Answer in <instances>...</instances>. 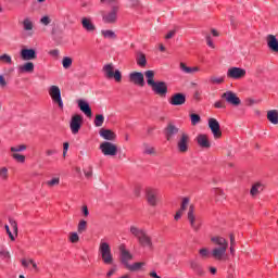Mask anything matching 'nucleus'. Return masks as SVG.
I'll list each match as a JSON object with an SVG mask.
<instances>
[{
    "instance_id": "obj_23",
    "label": "nucleus",
    "mask_w": 278,
    "mask_h": 278,
    "mask_svg": "<svg viewBox=\"0 0 278 278\" xmlns=\"http://www.w3.org/2000/svg\"><path fill=\"white\" fill-rule=\"evenodd\" d=\"M21 58L24 61H29V60H36V50L34 49H23L21 51Z\"/></svg>"
},
{
    "instance_id": "obj_20",
    "label": "nucleus",
    "mask_w": 278,
    "mask_h": 278,
    "mask_svg": "<svg viewBox=\"0 0 278 278\" xmlns=\"http://www.w3.org/2000/svg\"><path fill=\"white\" fill-rule=\"evenodd\" d=\"M81 25L85 31H89L90 34H92V31H97V26L92 23L90 17H83Z\"/></svg>"
},
{
    "instance_id": "obj_16",
    "label": "nucleus",
    "mask_w": 278,
    "mask_h": 278,
    "mask_svg": "<svg viewBox=\"0 0 278 278\" xmlns=\"http://www.w3.org/2000/svg\"><path fill=\"white\" fill-rule=\"evenodd\" d=\"M208 127L214 136V138H220L223 136V131H220V123L218 119L212 117L208 119Z\"/></svg>"
},
{
    "instance_id": "obj_40",
    "label": "nucleus",
    "mask_w": 278,
    "mask_h": 278,
    "mask_svg": "<svg viewBox=\"0 0 278 278\" xmlns=\"http://www.w3.org/2000/svg\"><path fill=\"white\" fill-rule=\"evenodd\" d=\"M96 127H103V123H105V117L101 114L96 115L94 119Z\"/></svg>"
},
{
    "instance_id": "obj_24",
    "label": "nucleus",
    "mask_w": 278,
    "mask_h": 278,
    "mask_svg": "<svg viewBox=\"0 0 278 278\" xmlns=\"http://www.w3.org/2000/svg\"><path fill=\"white\" fill-rule=\"evenodd\" d=\"M21 23L24 31H28V36H31V31H34V20L31 17H25Z\"/></svg>"
},
{
    "instance_id": "obj_53",
    "label": "nucleus",
    "mask_w": 278,
    "mask_h": 278,
    "mask_svg": "<svg viewBox=\"0 0 278 278\" xmlns=\"http://www.w3.org/2000/svg\"><path fill=\"white\" fill-rule=\"evenodd\" d=\"M4 228H5V231L10 238V240H12L14 242L15 238H14V235L12 233V231L10 230V226L5 225Z\"/></svg>"
},
{
    "instance_id": "obj_25",
    "label": "nucleus",
    "mask_w": 278,
    "mask_h": 278,
    "mask_svg": "<svg viewBox=\"0 0 278 278\" xmlns=\"http://www.w3.org/2000/svg\"><path fill=\"white\" fill-rule=\"evenodd\" d=\"M78 108L86 114V116H92V109H90V104L85 100H78Z\"/></svg>"
},
{
    "instance_id": "obj_57",
    "label": "nucleus",
    "mask_w": 278,
    "mask_h": 278,
    "mask_svg": "<svg viewBox=\"0 0 278 278\" xmlns=\"http://www.w3.org/2000/svg\"><path fill=\"white\" fill-rule=\"evenodd\" d=\"M206 45L211 47V49H214V42H212V36L206 35Z\"/></svg>"
},
{
    "instance_id": "obj_31",
    "label": "nucleus",
    "mask_w": 278,
    "mask_h": 278,
    "mask_svg": "<svg viewBox=\"0 0 278 278\" xmlns=\"http://www.w3.org/2000/svg\"><path fill=\"white\" fill-rule=\"evenodd\" d=\"M136 62L138 66L144 68V66H147V55H144V53L142 52H138L136 56Z\"/></svg>"
},
{
    "instance_id": "obj_1",
    "label": "nucleus",
    "mask_w": 278,
    "mask_h": 278,
    "mask_svg": "<svg viewBox=\"0 0 278 278\" xmlns=\"http://www.w3.org/2000/svg\"><path fill=\"white\" fill-rule=\"evenodd\" d=\"M186 210H188L187 218L190 223V227L193 231H199V229H201V222H199V218H197L194 214L195 206L190 203V198H182L179 211L185 213Z\"/></svg>"
},
{
    "instance_id": "obj_4",
    "label": "nucleus",
    "mask_w": 278,
    "mask_h": 278,
    "mask_svg": "<svg viewBox=\"0 0 278 278\" xmlns=\"http://www.w3.org/2000/svg\"><path fill=\"white\" fill-rule=\"evenodd\" d=\"M176 149L178 153H188V149H190V135L184 130H180L177 142Z\"/></svg>"
},
{
    "instance_id": "obj_43",
    "label": "nucleus",
    "mask_w": 278,
    "mask_h": 278,
    "mask_svg": "<svg viewBox=\"0 0 278 278\" xmlns=\"http://www.w3.org/2000/svg\"><path fill=\"white\" fill-rule=\"evenodd\" d=\"M70 242L77 244L79 242V235L77 232H70Z\"/></svg>"
},
{
    "instance_id": "obj_50",
    "label": "nucleus",
    "mask_w": 278,
    "mask_h": 278,
    "mask_svg": "<svg viewBox=\"0 0 278 278\" xmlns=\"http://www.w3.org/2000/svg\"><path fill=\"white\" fill-rule=\"evenodd\" d=\"M1 62H7V64H12V56L8 54H2L0 55Z\"/></svg>"
},
{
    "instance_id": "obj_14",
    "label": "nucleus",
    "mask_w": 278,
    "mask_h": 278,
    "mask_svg": "<svg viewBox=\"0 0 278 278\" xmlns=\"http://www.w3.org/2000/svg\"><path fill=\"white\" fill-rule=\"evenodd\" d=\"M118 14V5L115 4L112 7V10L109 13L102 15L103 23L114 24L116 23V15Z\"/></svg>"
},
{
    "instance_id": "obj_47",
    "label": "nucleus",
    "mask_w": 278,
    "mask_h": 278,
    "mask_svg": "<svg viewBox=\"0 0 278 278\" xmlns=\"http://www.w3.org/2000/svg\"><path fill=\"white\" fill-rule=\"evenodd\" d=\"M47 186H49V188H53V186H60V178H53L52 180L47 181Z\"/></svg>"
},
{
    "instance_id": "obj_39",
    "label": "nucleus",
    "mask_w": 278,
    "mask_h": 278,
    "mask_svg": "<svg viewBox=\"0 0 278 278\" xmlns=\"http://www.w3.org/2000/svg\"><path fill=\"white\" fill-rule=\"evenodd\" d=\"M62 66L63 68L68 70L73 66V59L71 56H64L62 60Z\"/></svg>"
},
{
    "instance_id": "obj_41",
    "label": "nucleus",
    "mask_w": 278,
    "mask_h": 278,
    "mask_svg": "<svg viewBox=\"0 0 278 278\" xmlns=\"http://www.w3.org/2000/svg\"><path fill=\"white\" fill-rule=\"evenodd\" d=\"M87 228H88V223L81 219L78 224L77 231L78 233H84V231H86Z\"/></svg>"
},
{
    "instance_id": "obj_64",
    "label": "nucleus",
    "mask_w": 278,
    "mask_h": 278,
    "mask_svg": "<svg viewBox=\"0 0 278 278\" xmlns=\"http://www.w3.org/2000/svg\"><path fill=\"white\" fill-rule=\"evenodd\" d=\"M150 277H153V278H162V277H160V276L157 275V273H155V271H151V273H150Z\"/></svg>"
},
{
    "instance_id": "obj_51",
    "label": "nucleus",
    "mask_w": 278,
    "mask_h": 278,
    "mask_svg": "<svg viewBox=\"0 0 278 278\" xmlns=\"http://www.w3.org/2000/svg\"><path fill=\"white\" fill-rule=\"evenodd\" d=\"M0 257H2L3 260H10V257H11L10 251L1 250Z\"/></svg>"
},
{
    "instance_id": "obj_22",
    "label": "nucleus",
    "mask_w": 278,
    "mask_h": 278,
    "mask_svg": "<svg viewBox=\"0 0 278 278\" xmlns=\"http://www.w3.org/2000/svg\"><path fill=\"white\" fill-rule=\"evenodd\" d=\"M99 134H100L101 138H103V140H109V142L116 140V132H114L110 129L102 128V129H100Z\"/></svg>"
},
{
    "instance_id": "obj_45",
    "label": "nucleus",
    "mask_w": 278,
    "mask_h": 278,
    "mask_svg": "<svg viewBox=\"0 0 278 278\" xmlns=\"http://www.w3.org/2000/svg\"><path fill=\"white\" fill-rule=\"evenodd\" d=\"M26 149H27V146L21 144V146L12 147L11 151L12 153H21V151H25Z\"/></svg>"
},
{
    "instance_id": "obj_37",
    "label": "nucleus",
    "mask_w": 278,
    "mask_h": 278,
    "mask_svg": "<svg viewBox=\"0 0 278 278\" xmlns=\"http://www.w3.org/2000/svg\"><path fill=\"white\" fill-rule=\"evenodd\" d=\"M101 35L108 38L109 40H116V33H114V30H101Z\"/></svg>"
},
{
    "instance_id": "obj_33",
    "label": "nucleus",
    "mask_w": 278,
    "mask_h": 278,
    "mask_svg": "<svg viewBox=\"0 0 278 278\" xmlns=\"http://www.w3.org/2000/svg\"><path fill=\"white\" fill-rule=\"evenodd\" d=\"M262 190H264V186L262 184H260V182H256L251 188L250 193L252 194V197H255L256 194H260V192H262Z\"/></svg>"
},
{
    "instance_id": "obj_60",
    "label": "nucleus",
    "mask_w": 278,
    "mask_h": 278,
    "mask_svg": "<svg viewBox=\"0 0 278 278\" xmlns=\"http://www.w3.org/2000/svg\"><path fill=\"white\" fill-rule=\"evenodd\" d=\"M85 177H87V179H90V177H92V166L89 167L88 172H85Z\"/></svg>"
},
{
    "instance_id": "obj_38",
    "label": "nucleus",
    "mask_w": 278,
    "mask_h": 278,
    "mask_svg": "<svg viewBox=\"0 0 278 278\" xmlns=\"http://www.w3.org/2000/svg\"><path fill=\"white\" fill-rule=\"evenodd\" d=\"M142 266H144V263L142 262H138V263H135L132 265H127V270H131V273H136V270H140V268H142Z\"/></svg>"
},
{
    "instance_id": "obj_17",
    "label": "nucleus",
    "mask_w": 278,
    "mask_h": 278,
    "mask_svg": "<svg viewBox=\"0 0 278 278\" xmlns=\"http://www.w3.org/2000/svg\"><path fill=\"white\" fill-rule=\"evenodd\" d=\"M129 81L136 86H144V74L142 72H132L129 74Z\"/></svg>"
},
{
    "instance_id": "obj_54",
    "label": "nucleus",
    "mask_w": 278,
    "mask_h": 278,
    "mask_svg": "<svg viewBox=\"0 0 278 278\" xmlns=\"http://www.w3.org/2000/svg\"><path fill=\"white\" fill-rule=\"evenodd\" d=\"M49 55H51L52 58H60V50L58 49L50 50Z\"/></svg>"
},
{
    "instance_id": "obj_36",
    "label": "nucleus",
    "mask_w": 278,
    "mask_h": 278,
    "mask_svg": "<svg viewBox=\"0 0 278 278\" xmlns=\"http://www.w3.org/2000/svg\"><path fill=\"white\" fill-rule=\"evenodd\" d=\"M0 179L1 181H8V179H10V170L8 167H0Z\"/></svg>"
},
{
    "instance_id": "obj_61",
    "label": "nucleus",
    "mask_w": 278,
    "mask_h": 278,
    "mask_svg": "<svg viewBox=\"0 0 278 278\" xmlns=\"http://www.w3.org/2000/svg\"><path fill=\"white\" fill-rule=\"evenodd\" d=\"M116 273V267H113L110 269V271L106 274V277H112V275H114Z\"/></svg>"
},
{
    "instance_id": "obj_10",
    "label": "nucleus",
    "mask_w": 278,
    "mask_h": 278,
    "mask_svg": "<svg viewBox=\"0 0 278 278\" xmlns=\"http://www.w3.org/2000/svg\"><path fill=\"white\" fill-rule=\"evenodd\" d=\"M150 88L152 92L159 94V97H166L168 92V86L165 81H155Z\"/></svg>"
},
{
    "instance_id": "obj_62",
    "label": "nucleus",
    "mask_w": 278,
    "mask_h": 278,
    "mask_svg": "<svg viewBox=\"0 0 278 278\" xmlns=\"http://www.w3.org/2000/svg\"><path fill=\"white\" fill-rule=\"evenodd\" d=\"M182 215H184V212L178 211V212L176 213V215L174 216L175 220H179V218H181Z\"/></svg>"
},
{
    "instance_id": "obj_58",
    "label": "nucleus",
    "mask_w": 278,
    "mask_h": 278,
    "mask_svg": "<svg viewBox=\"0 0 278 278\" xmlns=\"http://www.w3.org/2000/svg\"><path fill=\"white\" fill-rule=\"evenodd\" d=\"M21 262H22V266L24 268H29V264H31V263H29V258L28 260L27 258H23Z\"/></svg>"
},
{
    "instance_id": "obj_32",
    "label": "nucleus",
    "mask_w": 278,
    "mask_h": 278,
    "mask_svg": "<svg viewBox=\"0 0 278 278\" xmlns=\"http://www.w3.org/2000/svg\"><path fill=\"white\" fill-rule=\"evenodd\" d=\"M210 84L213 86H220V84H225V76H216L212 75L208 79Z\"/></svg>"
},
{
    "instance_id": "obj_56",
    "label": "nucleus",
    "mask_w": 278,
    "mask_h": 278,
    "mask_svg": "<svg viewBox=\"0 0 278 278\" xmlns=\"http://www.w3.org/2000/svg\"><path fill=\"white\" fill-rule=\"evenodd\" d=\"M8 86V81H5V77L3 75H0V87L5 88Z\"/></svg>"
},
{
    "instance_id": "obj_59",
    "label": "nucleus",
    "mask_w": 278,
    "mask_h": 278,
    "mask_svg": "<svg viewBox=\"0 0 278 278\" xmlns=\"http://www.w3.org/2000/svg\"><path fill=\"white\" fill-rule=\"evenodd\" d=\"M28 262L29 264H31L33 268L38 271V264H36V261H34L33 258H29Z\"/></svg>"
},
{
    "instance_id": "obj_34",
    "label": "nucleus",
    "mask_w": 278,
    "mask_h": 278,
    "mask_svg": "<svg viewBox=\"0 0 278 278\" xmlns=\"http://www.w3.org/2000/svg\"><path fill=\"white\" fill-rule=\"evenodd\" d=\"M143 153L146 155H155L156 151L155 148L150 146L149 143H143Z\"/></svg>"
},
{
    "instance_id": "obj_3",
    "label": "nucleus",
    "mask_w": 278,
    "mask_h": 278,
    "mask_svg": "<svg viewBox=\"0 0 278 278\" xmlns=\"http://www.w3.org/2000/svg\"><path fill=\"white\" fill-rule=\"evenodd\" d=\"M211 242L215 244L218 248L213 249L212 255L215 260H223V256L225 253H227V249L229 247V243L227 242V239L220 237V236H215L211 238Z\"/></svg>"
},
{
    "instance_id": "obj_28",
    "label": "nucleus",
    "mask_w": 278,
    "mask_h": 278,
    "mask_svg": "<svg viewBox=\"0 0 278 278\" xmlns=\"http://www.w3.org/2000/svg\"><path fill=\"white\" fill-rule=\"evenodd\" d=\"M267 119L271 125H278V111L277 110H270L267 112Z\"/></svg>"
},
{
    "instance_id": "obj_11",
    "label": "nucleus",
    "mask_w": 278,
    "mask_h": 278,
    "mask_svg": "<svg viewBox=\"0 0 278 278\" xmlns=\"http://www.w3.org/2000/svg\"><path fill=\"white\" fill-rule=\"evenodd\" d=\"M228 79H242L247 77V70L240 67H230L227 71Z\"/></svg>"
},
{
    "instance_id": "obj_29",
    "label": "nucleus",
    "mask_w": 278,
    "mask_h": 278,
    "mask_svg": "<svg viewBox=\"0 0 278 278\" xmlns=\"http://www.w3.org/2000/svg\"><path fill=\"white\" fill-rule=\"evenodd\" d=\"M180 71L187 75H194V73H199V67H188L186 63H180Z\"/></svg>"
},
{
    "instance_id": "obj_49",
    "label": "nucleus",
    "mask_w": 278,
    "mask_h": 278,
    "mask_svg": "<svg viewBox=\"0 0 278 278\" xmlns=\"http://www.w3.org/2000/svg\"><path fill=\"white\" fill-rule=\"evenodd\" d=\"M214 108H216L217 110H225V108H227L225 105V102L223 100H218L214 103Z\"/></svg>"
},
{
    "instance_id": "obj_48",
    "label": "nucleus",
    "mask_w": 278,
    "mask_h": 278,
    "mask_svg": "<svg viewBox=\"0 0 278 278\" xmlns=\"http://www.w3.org/2000/svg\"><path fill=\"white\" fill-rule=\"evenodd\" d=\"M12 157L14 160H16V162H21L23 164V162H25V155L18 154V153H13Z\"/></svg>"
},
{
    "instance_id": "obj_21",
    "label": "nucleus",
    "mask_w": 278,
    "mask_h": 278,
    "mask_svg": "<svg viewBox=\"0 0 278 278\" xmlns=\"http://www.w3.org/2000/svg\"><path fill=\"white\" fill-rule=\"evenodd\" d=\"M170 105H184L186 103V94L175 93L169 100Z\"/></svg>"
},
{
    "instance_id": "obj_52",
    "label": "nucleus",
    "mask_w": 278,
    "mask_h": 278,
    "mask_svg": "<svg viewBox=\"0 0 278 278\" xmlns=\"http://www.w3.org/2000/svg\"><path fill=\"white\" fill-rule=\"evenodd\" d=\"M40 23L42 24V25H50L51 24V18L49 17V16H43V17H41V20H40Z\"/></svg>"
},
{
    "instance_id": "obj_26",
    "label": "nucleus",
    "mask_w": 278,
    "mask_h": 278,
    "mask_svg": "<svg viewBox=\"0 0 278 278\" xmlns=\"http://www.w3.org/2000/svg\"><path fill=\"white\" fill-rule=\"evenodd\" d=\"M197 142L202 149H210V147H212V144L210 143V139H207L206 135H199L197 137Z\"/></svg>"
},
{
    "instance_id": "obj_8",
    "label": "nucleus",
    "mask_w": 278,
    "mask_h": 278,
    "mask_svg": "<svg viewBox=\"0 0 278 278\" xmlns=\"http://www.w3.org/2000/svg\"><path fill=\"white\" fill-rule=\"evenodd\" d=\"M100 151L103 153L105 156H111L114 157L116 153H118V147L116 144L110 142V141H104L100 144Z\"/></svg>"
},
{
    "instance_id": "obj_63",
    "label": "nucleus",
    "mask_w": 278,
    "mask_h": 278,
    "mask_svg": "<svg viewBox=\"0 0 278 278\" xmlns=\"http://www.w3.org/2000/svg\"><path fill=\"white\" fill-rule=\"evenodd\" d=\"M83 214L84 216H88L90 213L88 212V206H83Z\"/></svg>"
},
{
    "instance_id": "obj_15",
    "label": "nucleus",
    "mask_w": 278,
    "mask_h": 278,
    "mask_svg": "<svg viewBox=\"0 0 278 278\" xmlns=\"http://www.w3.org/2000/svg\"><path fill=\"white\" fill-rule=\"evenodd\" d=\"M146 201L148 205H151V207H157V191L155 189H147L146 190Z\"/></svg>"
},
{
    "instance_id": "obj_55",
    "label": "nucleus",
    "mask_w": 278,
    "mask_h": 278,
    "mask_svg": "<svg viewBox=\"0 0 278 278\" xmlns=\"http://www.w3.org/2000/svg\"><path fill=\"white\" fill-rule=\"evenodd\" d=\"M175 34H177V29L169 30L167 33V35L165 36V39L170 40V38H173L175 36Z\"/></svg>"
},
{
    "instance_id": "obj_44",
    "label": "nucleus",
    "mask_w": 278,
    "mask_h": 278,
    "mask_svg": "<svg viewBox=\"0 0 278 278\" xmlns=\"http://www.w3.org/2000/svg\"><path fill=\"white\" fill-rule=\"evenodd\" d=\"M10 226L13 229V232L15 233V236H18V224L16 223V220L10 218L9 219Z\"/></svg>"
},
{
    "instance_id": "obj_18",
    "label": "nucleus",
    "mask_w": 278,
    "mask_h": 278,
    "mask_svg": "<svg viewBox=\"0 0 278 278\" xmlns=\"http://www.w3.org/2000/svg\"><path fill=\"white\" fill-rule=\"evenodd\" d=\"M181 131L177 126H175L173 123H169L167 127L165 128V136L166 140L170 141L177 136V134H180Z\"/></svg>"
},
{
    "instance_id": "obj_42",
    "label": "nucleus",
    "mask_w": 278,
    "mask_h": 278,
    "mask_svg": "<svg viewBox=\"0 0 278 278\" xmlns=\"http://www.w3.org/2000/svg\"><path fill=\"white\" fill-rule=\"evenodd\" d=\"M190 118H191V125L193 126L199 125V123H201V116L199 114L192 113L190 115Z\"/></svg>"
},
{
    "instance_id": "obj_46",
    "label": "nucleus",
    "mask_w": 278,
    "mask_h": 278,
    "mask_svg": "<svg viewBox=\"0 0 278 278\" xmlns=\"http://www.w3.org/2000/svg\"><path fill=\"white\" fill-rule=\"evenodd\" d=\"M199 253L200 257H202L203 260H205V257H210V250H207V248L200 249Z\"/></svg>"
},
{
    "instance_id": "obj_7",
    "label": "nucleus",
    "mask_w": 278,
    "mask_h": 278,
    "mask_svg": "<svg viewBox=\"0 0 278 278\" xmlns=\"http://www.w3.org/2000/svg\"><path fill=\"white\" fill-rule=\"evenodd\" d=\"M48 92L53 103H56L60 110H64V102L62 101V91L60 90V87L56 85H52L50 86Z\"/></svg>"
},
{
    "instance_id": "obj_9",
    "label": "nucleus",
    "mask_w": 278,
    "mask_h": 278,
    "mask_svg": "<svg viewBox=\"0 0 278 278\" xmlns=\"http://www.w3.org/2000/svg\"><path fill=\"white\" fill-rule=\"evenodd\" d=\"M222 99L226 101V103H229V105H233L235 108H238L242 101L239 99L238 94L233 91H226L222 94Z\"/></svg>"
},
{
    "instance_id": "obj_27",
    "label": "nucleus",
    "mask_w": 278,
    "mask_h": 278,
    "mask_svg": "<svg viewBox=\"0 0 278 278\" xmlns=\"http://www.w3.org/2000/svg\"><path fill=\"white\" fill-rule=\"evenodd\" d=\"M144 77L147 79L148 86H150V88H151L153 86V84L155 83V72L152 70L146 71Z\"/></svg>"
},
{
    "instance_id": "obj_13",
    "label": "nucleus",
    "mask_w": 278,
    "mask_h": 278,
    "mask_svg": "<svg viewBox=\"0 0 278 278\" xmlns=\"http://www.w3.org/2000/svg\"><path fill=\"white\" fill-rule=\"evenodd\" d=\"M119 253H121V262L127 268V266H129V262L134 260V255L131 254V252L127 250V248H125V244L119 245Z\"/></svg>"
},
{
    "instance_id": "obj_2",
    "label": "nucleus",
    "mask_w": 278,
    "mask_h": 278,
    "mask_svg": "<svg viewBox=\"0 0 278 278\" xmlns=\"http://www.w3.org/2000/svg\"><path fill=\"white\" fill-rule=\"evenodd\" d=\"M130 233L137 238L140 247L153 250V239L147 233V230L137 226H130Z\"/></svg>"
},
{
    "instance_id": "obj_30",
    "label": "nucleus",
    "mask_w": 278,
    "mask_h": 278,
    "mask_svg": "<svg viewBox=\"0 0 278 278\" xmlns=\"http://www.w3.org/2000/svg\"><path fill=\"white\" fill-rule=\"evenodd\" d=\"M20 73H34V63L26 62L18 66Z\"/></svg>"
},
{
    "instance_id": "obj_12",
    "label": "nucleus",
    "mask_w": 278,
    "mask_h": 278,
    "mask_svg": "<svg viewBox=\"0 0 278 278\" xmlns=\"http://www.w3.org/2000/svg\"><path fill=\"white\" fill-rule=\"evenodd\" d=\"M84 122V117L81 115L76 114L72 116L71 123H70V128L72 134H79V130L81 129V123Z\"/></svg>"
},
{
    "instance_id": "obj_19",
    "label": "nucleus",
    "mask_w": 278,
    "mask_h": 278,
    "mask_svg": "<svg viewBox=\"0 0 278 278\" xmlns=\"http://www.w3.org/2000/svg\"><path fill=\"white\" fill-rule=\"evenodd\" d=\"M266 43L271 53H278V40L275 35H267Z\"/></svg>"
},
{
    "instance_id": "obj_35",
    "label": "nucleus",
    "mask_w": 278,
    "mask_h": 278,
    "mask_svg": "<svg viewBox=\"0 0 278 278\" xmlns=\"http://www.w3.org/2000/svg\"><path fill=\"white\" fill-rule=\"evenodd\" d=\"M190 268L198 273V275H204L203 268H201V265L195 261H190Z\"/></svg>"
},
{
    "instance_id": "obj_6",
    "label": "nucleus",
    "mask_w": 278,
    "mask_h": 278,
    "mask_svg": "<svg viewBox=\"0 0 278 278\" xmlns=\"http://www.w3.org/2000/svg\"><path fill=\"white\" fill-rule=\"evenodd\" d=\"M99 253L101 254L104 264H114V256H112V249L108 242H101L99 247Z\"/></svg>"
},
{
    "instance_id": "obj_5",
    "label": "nucleus",
    "mask_w": 278,
    "mask_h": 278,
    "mask_svg": "<svg viewBox=\"0 0 278 278\" xmlns=\"http://www.w3.org/2000/svg\"><path fill=\"white\" fill-rule=\"evenodd\" d=\"M102 73L106 79H115L117 83L123 81V74L114 67L113 63L105 64L102 68Z\"/></svg>"
}]
</instances>
